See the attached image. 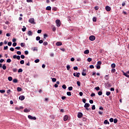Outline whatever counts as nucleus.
Segmentation results:
<instances>
[{
	"label": "nucleus",
	"mask_w": 129,
	"mask_h": 129,
	"mask_svg": "<svg viewBox=\"0 0 129 129\" xmlns=\"http://www.w3.org/2000/svg\"><path fill=\"white\" fill-rule=\"evenodd\" d=\"M87 61H88V62H91L92 61V58L89 57L87 59Z\"/></svg>",
	"instance_id": "25"
},
{
	"label": "nucleus",
	"mask_w": 129,
	"mask_h": 129,
	"mask_svg": "<svg viewBox=\"0 0 129 129\" xmlns=\"http://www.w3.org/2000/svg\"><path fill=\"white\" fill-rule=\"evenodd\" d=\"M35 63H39L40 62V59H36L34 60Z\"/></svg>",
	"instance_id": "24"
},
{
	"label": "nucleus",
	"mask_w": 129,
	"mask_h": 129,
	"mask_svg": "<svg viewBox=\"0 0 129 129\" xmlns=\"http://www.w3.org/2000/svg\"><path fill=\"white\" fill-rule=\"evenodd\" d=\"M98 95H99V96L102 95V92L99 91V92L98 93Z\"/></svg>",
	"instance_id": "47"
},
{
	"label": "nucleus",
	"mask_w": 129,
	"mask_h": 129,
	"mask_svg": "<svg viewBox=\"0 0 129 129\" xmlns=\"http://www.w3.org/2000/svg\"><path fill=\"white\" fill-rule=\"evenodd\" d=\"M30 110L29 109H25L24 110V112H30Z\"/></svg>",
	"instance_id": "20"
},
{
	"label": "nucleus",
	"mask_w": 129,
	"mask_h": 129,
	"mask_svg": "<svg viewBox=\"0 0 129 129\" xmlns=\"http://www.w3.org/2000/svg\"><path fill=\"white\" fill-rule=\"evenodd\" d=\"M13 72H17V71H18V69H13Z\"/></svg>",
	"instance_id": "56"
},
{
	"label": "nucleus",
	"mask_w": 129,
	"mask_h": 129,
	"mask_svg": "<svg viewBox=\"0 0 129 129\" xmlns=\"http://www.w3.org/2000/svg\"><path fill=\"white\" fill-rule=\"evenodd\" d=\"M84 54H89V50L87 49L84 51Z\"/></svg>",
	"instance_id": "15"
},
{
	"label": "nucleus",
	"mask_w": 129,
	"mask_h": 129,
	"mask_svg": "<svg viewBox=\"0 0 129 129\" xmlns=\"http://www.w3.org/2000/svg\"><path fill=\"white\" fill-rule=\"evenodd\" d=\"M89 40H90V41H94V40H95V36L93 35L90 36L89 37Z\"/></svg>",
	"instance_id": "4"
},
{
	"label": "nucleus",
	"mask_w": 129,
	"mask_h": 129,
	"mask_svg": "<svg viewBox=\"0 0 129 129\" xmlns=\"http://www.w3.org/2000/svg\"><path fill=\"white\" fill-rule=\"evenodd\" d=\"M18 73H21L23 72V69H19L18 70Z\"/></svg>",
	"instance_id": "30"
},
{
	"label": "nucleus",
	"mask_w": 129,
	"mask_h": 129,
	"mask_svg": "<svg viewBox=\"0 0 129 129\" xmlns=\"http://www.w3.org/2000/svg\"><path fill=\"white\" fill-rule=\"evenodd\" d=\"M82 101H83V102L84 103H86V99L84 98V99H82Z\"/></svg>",
	"instance_id": "48"
},
{
	"label": "nucleus",
	"mask_w": 129,
	"mask_h": 129,
	"mask_svg": "<svg viewBox=\"0 0 129 129\" xmlns=\"http://www.w3.org/2000/svg\"><path fill=\"white\" fill-rule=\"evenodd\" d=\"M20 64H24L25 61L24 60H22L20 61Z\"/></svg>",
	"instance_id": "42"
},
{
	"label": "nucleus",
	"mask_w": 129,
	"mask_h": 129,
	"mask_svg": "<svg viewBox=\"0 0 129 129\" xmlns=\"http://www.w3.org/2000/svg\"><path fill=\"white\" fill-rule=\"evenodd\" d=\"M90 106V104H89V103H86L85 104V105H84L85 108H86L87 107H89Z\"/></svg>",
	"instance_id": "10"
},
{
	"label": "nucleus",
	"mask_w": 129,
	"mask_h": 129,
	"mask_svg": "<svg viewBox=\"0 0 129 129\" xmlns=\"http://www.w3.org/2000/svg\"><path fill=\"white\" fill-rule=\"evenodd\" d=\"M92 110H94L95 109V105H93L92 107Z\"/></svg>",
	"instance_id": "52"
},
{
	"label": "nucleus",
	"mask_w": 129,
	"mask_h": 129,
	"mask_svg": "<svg viewBox=\"0 0 129 129\" xmlns=\"http://www.w3.org/2000/svg\"><path fill=\"white\" fill-rule=\"evenodd\" d=\"M22 30L23 32H26V30H27V28L25 26H23V28H22Z\"/></svg>",
	"instance_id": "23"
},
{
	"label": "nucleus",
	"mask_w": 129,
	"mask_h": 129,
	"mask_svg": "<svg viewBox=\"0 0 129 129\" xmlns=\"http://www.w3.org/2000/svg\"><path fill=\"white\" fill-rule=\"evenodd\" d=\"M8 80L9 81H12V80H13V78L12 77H9Z\"/></svg>",
	"instance_id": "34"
},
{
	"label": "nucleus",
	"mask_w": 129,
	"mask_h": 129,
	"mask_svg": "<svg viewBox=\"0 0 129 129\" xmlns=\"http://www.w3.org/2000/svg\"><path fill=\"white\" fill-rule=\"evenodd\" d=\"M56 80H57V79H56V78H53L52 79V82H56Z\"/></svg>",
	"instance_id": "46"
},
{
	"label": "nucleus",
	"mask_w": 129,
	"mask_h": 129,
	"mask_svg": "<svg viewBox=\"0 0 129 129\" xmlns=\"http://www.w3.org/2000/svg\"><path fill=\"white\" fill-rule=\"evenodd\" d=\"M62 87L63 89H66V88H67V87H66V85H62Z\"/></svg>",
	"instance_id": "40"
},
{
	"label": "nucleus",
	"mask_w": 129,
	"mask_h": 129,
	"mask_svg": "<svg viewBox=\"0 0 129 129\" xmlns=\"http://www.w3.org/2000/svg\"><path fill=\"white\" fill-rule=\"evenodd\" d=\"M29 23H31V24H36V22H35V19L34 18H31L29 20Z\"/></svg>",
	"instance_id": "3"
},
{
	"label": "nucleus",
	"mask_w": 129,
	"mask_h": 129,
	"mask_svg": "<svg viewBox=\"0 0 129 129\" xmlns=\"http://www.w3.org/2000/svg\"><path fill=\"white\" fill-rule=\"evenodd\" d=\"M9 48L8 46H4V50H7V49Z\"/></svg>",
	"instance_id": "58"
},
{
	"label": "nucleus",
	"mask_w": 129,
	"mask_h": 129,
	"mask_svg": "<svg viewBox=\"0 0 129 129\" xmlns=\"http://www.w3.org/2000/svg\"><path fill=\"white\" fill-rule=\"evenodd\" d=\"M67 95H68V96H71V92H67Z\"/></svg>",
	"instance_id": "36"
},
{
	"label": "nucleus",
	"mask_w": 129,
	"mask_h": 129,
	"mask_svg": "<svg viewBox=\"0 0 129 129\" xmlns=\"http://www.w3.org/2000/svg\"><path fill=\"white\" fill-rule=\"evenodd\" d=\"M67 70H68V71H69L70 70V66L69 64H68L67 66Z\"/></svg>",
	"instance_id": "26"
},
{
	"label": "nucleus",
	"mask_w": 129,
	"mask_h": 129,
	"mask_svg": "<svg viewBox=\"0 0 129 129\" xmlns=\"http://www.w3.org/2000/svg\"><path fill=\"white\" fill-rule=\"evenodd\" d=\"M105 10L106 11H107V12H110V10H111V9L110 8V7H109V6H107L105 7Z\"/></svg>",
	"instance_id": "7"
},
{
	"label": "nucleus",
	"mask_w": 129,
	"mask_h": 129,
	"mask_svg": "<svg viewBox=\"0 0 129 129\" xmlns=\"http://www.w3.org/2000/svg\"><path fill=\"white\" fill-rule=\"evenodd\" d=\"M40 39H41V37H40V36L36 37V41H40Z\"/></svg>",
	"instance_id": "37"
},
{
	"label": "nucleus",
	"mask_w": 129,
	"mask_h": 129,
	"mask_svg": "<svg viewBox=\"0 0 129 129\" xmlns=\"http://www.w3.org/2000/svg\"><path fill=\"white\" fill-rule=\"evenodd\" d=\"M17 54L18 55H21V54H22V52L20 51H18L17 52Z\"/></svg>",
	"instance_id": "53"
},
{
	"label": "nucleus",
	"mask_w": 129,
	"mask_h": 129,
	"mask_svg": "<svg viewBox=\"0 0 129 129\" xmlns=\"http://www.w3.org/2000/svg\"><path fill=\"white\" fill-rule=\"evenodd\" d=\"M91 97H93L94 96H95V94L94 93H93L91 94Z\"/></svg>",
	"instance_id": "54"
},
{
	"label": "nucleus",
	"mask_w": 129,
	"mask_h": 129,
	"mask_svg": "<svg viewBox=\"0 0 129 129\" xmlns=\"http://www.w3.org/2000/svg\"><path fill=\"white\" fill-rule=\"evenodd\" d=\"M51 9H52L50 6H47L46 8V11H51Z\"/></svg>",
	"instance_id": "16"
},
{
	"label": "nucleus",
	"mask_w": 129,
	"mask_h": 129,
	"mask_svg": "<svg viewBox=\"0 0 129 129\" xmlns=\"http://www.w3.org/2000/svg\"><path fill=\"white\" fill-rule=\"evenodd\" d=\"M12 62V60L10 58H9L7 60V63H11Z\"/></svg>",
	"instance_id": "29"
},
{
	"label": "nucleus",
	"mask_w": 129,
	"mask_h": 129,
	"mask_svg": "<svg viewBox=\"0 0 129 129\" xmlns=\"http://www.w3.org/2000/svg\"><path fill=\"white\" fill-rule=\"evenodd\" d=\"M10 51L14 52L15 51V48H14V47H11L10 48Z\"/></svg>",
	"instance_id": "43"
},
{
	"label": "nucleus",
	"mask_w": 129,
	"mask_h": 129,
	"mask_svg": "<svg viewBox=\"0 0 129 129\" xmlns=\"http://www.w3.org/2000/svg\"><path fill=\"white\" fill-rule=\"evenodd\" d=\"M8 45V46H12V42H9Z\"/></svg>",
	"instance_id": "60"
},
{
	"label": "nucleus",
	"mask_w": 129,
	"mask_h": 129,
	"mask_svg": "<svg viewBox=\"0 0 129 129\" xmlns=\"http://www.w3.org/2000/svg\"><path fill=\"white\" fill-rule=\"evenodd\" d=\"M96 68H97V69H100V66L97 65V66H96Z\"/></svg>",
	"instance_id": "64"
},
{
	"label": "nucleus",
	"mask_w": 129,
	"mask_h": 129,
	"mask_svg": "<svg viewBox=\"0 0 129 129\" xmlns=\"http://www.w3.org/2000/svg\"><path fill=\"white\" fill-rule=\"evenodd\" d=\"M97 65L98 66H100L101 65V62L100 61H99L97 62Z\"/></svg>",
	"instance_id": "51"
},
{
	"label": "nucleus",
	"mask_w": 129,
	"mask_h": 129,
	"mask_svg": "<svg viewBox=\"0 0 129 129\" xmlns=\"http://www.w3.org/2000/svg\"><path fill=\"white\" fill-rule=\"evenodd\" d=\"M13 47H16V46H17V43L16 42L13 43Z\"/></svg>",
	"instance_id": "57"
},
{
	"label": "nucleus",
	"mask_w": 129,
	"mask_h": 129,
	"mask_svg": "<svg viewBox=\"0 0 129 129\" xmlns=\"http://www.w3.org/2000/svg\"><path fill=\"white\" fill-rule=\"evenodd\" d=\"M25 43H21V44H20V45L22 46V47H25Z\"/></svg>",
	"instance_id": "38"
},
{
	"label": "nucleus",
	"mask_w": 129,
	"mask_h": 129,
	"mask_svg": "<svg viewBox=\"0 0 129 129\" xmlns=\"http://www.w3.org/2000/svg\"><path fill=\"white\" fill-rule=\"evenodd\" d=\"M77 84L78 86H80L81 85V83L80 81H77Z\"/></svg>",
	"instance_id": "28"
},
{
	"label": "nucleus",
	"mask_w": 129,
	"mask_h": 129,
	"mask_svg": "<svg viewBox=\"0 0 129 129\" xmlns=\"http://www.w3.org/2000/svg\"><path fill=\"white\" fill-rule=\"evenodd\" d=\"M110 122H113V118H111L109 119Z\"/></svg>",
	"instance_id": "49"
},
{
	"label": "nucleus",
	"mask_w": 129,
	"mask_h": 129,
	"mask_svg": "<svg viewBox=\"0 0 129 129\" xmlns=\"http://www.w3.org/2000/svg\"><path fill=\"white\" fill-rule=\"evenodd\" d=\"M68 89L70 91H71V90H72L73 89V87H69Z\"/></svg>",
	"instance_id": "44"
},
{
	"label": "nucleus",
	"mask_w": 129,
	"mask_h": 129,
	"mask_svg": "<svg viewBox=\"0 0 129 129\" xmlns=\"http://www.w3.org/2000/svg\"><path fill=\"white\" fill-rule=\"evenodd\" d=\"M1 93H5L6 92V90H0Z\"/></svg>",
	"instance_id": "39"
},
{
	"label": "nucleus",
	"mask_w": 129,
	"mask_h": 129,
	"mask_svg": "<svg viewBox=\"0 0 129 129\" xmlns=\"http://www.w3.org/2000/svg\"><path fill=\"white\" fill-rule=\"evenodd\" d=\"M123 75H124V76H125L126 77H127L128 78H129V75L127 74V73H124Z\"/></svg>",
	"instance_id": "33"
},
{
	"label": "nucleus",
	"mask_w": 129,
	"mask_h": 129,
	"mask_svg": "<svg viewBox=\"0 0 129 129\" xmlns=\"http://www.w3.org/2000/svg\"><path fill=\"white\" fill-rule=\"evenodd\" d=\"M28 116L29 119H33V120H36V119H37V118L36 117H34L31 115H29Z\"/></svg>",
	"instance_id": "2"
},
{
	"label": "nucleus",
	"mask_w": 129,
	"mask_h": 129,
	"mask_svg": "<svg viewBox=\"0 0 129 129\" xmlns=\"http://www.w3.org/2000/svg\"><path fill=\"white\" fill-rule=\"evenodd\" d=\"M115 69H112L111 71V73H115Z\"/></svg>",
	"instance_id": "27"
},
{
	"label": "nucleus",
	"mask_w": 129,
	"mask_h": 129,
	"mask_svg": "<svg viewBox=\"0 0 129 129\" xmlns=\"http://www.w3.org/2000/svg\"><path fill=\"white\" fill-rule=\"evenodd\" d=\"M82 116H83V114H82V113L79 112L78 113V118H81V117H82Z\"/></svg>",
	"instance_id": "6"
},
{
	"label": "nucleus",
	"mask_w": 129,
	"mask_h": 129,
	"mask_svg": "<svg viewBox=\"0 0 129 129\" xmlns=\"http://www.w3.org/2000/svg\"><path fill=\"white\" fill-rule=\"evenodd\" d=\"M43 40H40L39 41V44H42V43H43Z\"/></svg>",
	"instance_id": "62"
},
{
	"label": "nucleus",
	"mask_w": 129,
	"mask_h": 129,
	"mask_svg": "<svg viewBox=\"0 0 129 129\" xmlns=\"http://www.w3.org/2000/svg\"><path fill=\"white\" fill-rule=\"evenodd\" d=\"M24 53L25 55H28V54H29V51H28L27 50H26L24 51Z\"/></svg>",
	"instance_id": "55"
},
{
	"label": "nucleus",
	"mask_w": 129,
	"mask_h": 129,
	"mask_svg": "<svg viewBox=\"0 0 129 129\" xmlns=\"http://www.w3.org/2000/svg\"><path fill=\"white\" fill-rule=\"evenodd\" d=\"M106 95H107V96H109L110 95V92H106Z\"/></svg>",
	"instance_id": "31"
},
{
	"label": "nucleus",
	"mask_w": 129,
	"mask_h": 129,
	"mask_svg": "<svg viewBox=\"0 0 129 129\" xmlns=\"http://www.w3.org/2000/svg\"><path fill=\"white\" fill-rule=\"evenodd\" d=\"M104 124H109V122L107 120H105L104 121Z\"/></svg>",
	"instance_id": "12"
},
{
	"label": "nucleus",
	"mask_w": 129,
	"mask_h": 129,
	"mask_svg": "<svg viewBox=\"0 0 129 129\" xmlns=\"http://www.w3.org/2000/svg\"><path fill=\"white\" fill-rule=\"evenodd\" d=\"M14 83H17V82H18V80L17 79H14L13 80Z\"/></svg>",
	"instance_id": "35"
},
{
	"label": "nucleus",
	"mask_w": 129,
	"mask_h": 129,
	"mask_svg": "<svg viewBox=\"0 0 129 129\" xmlns=\"http://www.w3.org/2000/svg\"><path fill=\"white\" fill-rule=\"evenodd\" d=\"M2 68H3V70H6L7 69V66H6L5 64H3Z\"/></svg>",
	"instance_id": "19"
},
{
	"label": "nucleus",
	"mask_w": 129,
	"mask_h": 129,
	"mask_svg": "<svg viewBox=\"0 0 129 129\" xmlns=\"http://www.w3.org/2000/svg\"><path fill=\"white\" fill-rule=\"evenodd\" d=\"M90 68L91 69H93V68H94V66H93V65L90 66Z\"/></svg>",
	"instance_id": "59"
},
{
	"label": "nucleus",
	"mask_w": 129,
	"mask_h": 129,
	"mask_svg": "<svg viewBox=\"0 0 129 129\" xmlns=\"http://www.w3.org/2000/svg\"><path fill=\"white\" fill-rule=\"evenodd\" d=\"M17 89V91H18V92L22 91V88L20 87H18Z\"/></svg>",
	"instance_id": "21"
},
{
	"label": "nucleus",
	"mask_w": 129,
	"mask_h": 129,
	"mask_svg": "<svg viewBox=\"0 0 129 129\" xmlns=\"http://www.w3.org/2000/svg\"><path fill=\"white\" fill-rule=\"evenodd\" d=\"M43 36H44V39H46V38L48 37V35L47 34H44Z\"/></svg>",
	"instance_id": "41"
},
{
	"label": "nucleus",
	"mask_w": 129,
	"mask_h": 129,
	"mask_svg": "<svg viewBox=\"0 0 129 129\" xmlns=\"http://www.w3.org/2000/svg\"><path fill=\"white\" fill-rule=\"evenodd\" d=\"M80 76V73H77V74L76 75V77L79 78Z\"/></svg>",
	"instance_id": "17"
},
{
	"label": "nucleus",
	"mask_w": 129,
	"mask_h": 129,
	"mask_svg": "<svg viewBox=\"0 0 129 129\" xmlns=\"http://www.w3.org/2000/svg\"><path fill=\"white\" fill-rule=\"evenodd\" d=\"M68 120V115H66L63 117V120L64 121H67Z\"/></svg>",
	"instance_id": "8"
},
{
	"label": "nucleus",
	"mask_w": 129,
	"mask_h": 129,
	"mask_svg": "<svg viewBox=\"0 0 129 129\" xmlns=\"http://www.w3.org/2000/svg\"><path fill=\"white\" fill-rule=\"evenodd\" d=\"M93 22H96V18L94 17L93 18Z\"/></svg>",
	"instance_id": "63"
},
{
	"label": "nucleus",
	"mask_w": 129,
	"mask_h": 129,
	"mask_svg": "<svg viewBox=\"0 0 129 129\" xmlns=\"http://www.w3.org/2000/svg\"><path fill=\"white\" fill-rule=\"evenodd\" d=\"M74 70H78V67H74Z\"/></svg>",
	"instance_id": "61"
},
{
	"label": "nucleus",
	"mask_w": 129,
	"mask_h": 129,
	"mask_svg": "<svg viewBox=\"0 0 129 129\" xmlns=\"http://www.w3.org/2000/svg\"><path fill=\"white\" fill-rule=\"evenodd\" d=\"M32 50L34 52H35V51H38V47H33Z\"/></svg>",
	"instance_id": "14"
},
{
	"label": "nucleus",
	"mask_w": 129,
	"mask_h": 129,
	"mask_svg": "<svg viewBox=\"0 0 129 129\" xmlns=\"http://www.w3.org/2000/svg\"><path fill=\"white\" fill-rule=\"evenodd\" d=\"M82 75L83 76H86V70L83 69V71L82 72Z\"/></svg>",
	"instance_id": "5"
},
{
	"label": "nucleus",
	"mask_w": 129,
	"mask_h": 129,
	"mask_svg": "<svg viewBox=\"0 0 129 129\" xmlns=\"http://www.w3.org/2000/svg\"><path fill=\"white\" fill-rule=\"evenodd\" d=\"M55 23L56 24L57 27H60V26H61V21H60V20L57 19L55 21Z\"/></svg>",
	"instance_id": "1"
},
{
	"label": "nucleus",
	"mask_w": 129,
	"mask_h": 129,
	"mask_svg": "<svg viewBox=\"0 0 129 129\" xmlns=\"http://www.w3.org/2000/svg\"><path fill=\"white\" fill-rule=\"evenodd\" d=\"M105 79L106 80H108L109 79V77H108V75H106L105 77Z\"/></svg>",
	"instance_id": "32"
},
{
	"label": "nucleus",
	"mask_w": 129,
	"mask_h": 129,
	"mask_svg": "<svg viewBox=\"0 0 129 129\" xmlns=\"http://www.w3.org/2000/svg\"><path fill=\"white\" fill-rule=\"evenodd\" d=\"M37 33L38 34H41V33H42V30H38Z\"/></svg>",
	"instance_id": "50"
},
{
	"label": "nucleus",
	"mask_w": 129,
	"mask_h": 129,
	"mask_svg": "<svg viewBox=\"0 0 129 129\" xmlns=\"http://www.w3.org/2000/svg\"><path fill=\"white\" fill-rule=\"evenodd\" d=\"M95 89L97 91L100 90V88H99V87H96L95 88Z\"/></svg>",
	"instance_id": "45"
},
{
	"label": "nucleus",
	"mask_w": 129,
	"mask_h": 129,
	"mask_svg": "<svg viewBox=\"0 0 129 129\" xmlns=\"http://www.w3.org/2000/svg\"><path fill=\"white\" fill-rule=\"evenodd\" d=\"M28 36H32L33 35V32L32 31H28L27 32Z\"/></svg>",
	"instance_id": "9"
},
{
	"label": "nucleus",
	"mask_w": 129,
	"mask_h": 129,
	"mask_svg": "<svg viewBox=\"0 0 129 129\" xmlns=\"http://www.w3.org/2000/svg\"><path fill=\"white\" fill-rule=\"evenodd\" d=\"M43 45L44 46H47V45H48V42H47V41H44V42H43Z\"/></svg>",
	"instance_id": "22"
},
{
	"label": "nucleus",
	"mask_w": 129,
	"mask_h": 129,
	"mask_svg": "<svg viewBox=\"0 0 129 129\" xmlns=\"http://www.w3.org/2000/svg\"><path fill=\"white\" fill-rule=\"evenodd\" d=\"M115 63H112V64H111V68H115Z\"/></svg>",
	"instance_id": "18"
},
{
	"label": "nucleus",
	"mask_w": 129,
	"mask_h": 129,
	"mask_svg": "<svg viewBox=\"0 0 129 129\" xmlns=\"http://www.w3.org/2000/svg\"><path fill=\"white\" fill-rule=\"evenodd\" d=\"M56 46H61L62 43L61 42H57L56 43Z\"/></svg>",
	"instance_id": "13"
},
{
	"label": "nucleus",
	"mask_w": 129,
	"mask_h": 129,
	"mask_svg": "<svg viewBox=\"0 0 129 129\" xmlns=\"http://www.w3.org/2000/svg\"><path fill=\"white\" fill-rule=\"evenodd\" d=\"M19 99L20 100H24V99H25V96H23V95L20 96L19 97Z\"/></svg>",
	"instance_id": "11"
}]
</instances>
